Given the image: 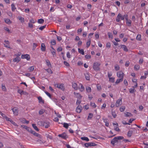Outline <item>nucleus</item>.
I'll use <instances>...</instances> for the list:
<instances>
[{"instance_id":"1","label":"nucleus","mask_w":148,"mask_h":148,"mask_svg":"<svg viewBox=\"0 0 148 148\" xmlns=\"http://www.w3.org/2000/svg\"><path fill=\"white\" fill-rule=\"evenodd\" d=\"M101 65L100 62H95L93 63L92 66L93 69L96 71H98L100 70L99 67Z\"/></svg>"},{"instance_id":"2","label":"nucleus","mask_w":148,"mask_h":148,"mask_svg":"<svg viewBox=\"0 0 148 148\" xmlns=\"http://www.w3.org/2000/svg\"><path fill=\"white\" fill-rule=\"evenodd\" d=\"M123 139L124 137L122 136H119L115 137L111 140V143L112 145H114L115 143L118 142V140H122Z\"/></svg>"},{"instance_id":"3","label":"nucleus","mask_w":148,"mask_h":148,"mask_svg":"<svg viewBox=\"0 0 148 148\" xmlns=\"http://www.w3.org/2000/svg\"><path fill=\"white\" fill-rule=\"evenodd\" d=\"M40 125L45 126V128H48L50 126V123L47 121H42L38 122Z\"/></svg>"},{"instance_id":"4","label":"nucleus","mask_w":148,"mask_h":148,"mask_svg":"<svg viewBox=\"0 0 148 148\" xmlns=\"http://www.w3.org/2000/svg\"><path fill=\"white\" fill-rule=\"evenodd\" d=\"M55 86L63 90L64 89V85L62 84H56L55 85Z\"/></svg>"},{"instance_id":"5","label":"nucleus","mask_w":148,"mask_h":148,"mask_svg":"<svg viewBox=\"0 0 148 148\" xmlns=\"http://www.w3.org/2000/svg\"><path fill=\"white\" fill-rule=\"evenodd\" d=\"M58 136L64 139H66L68 138V135L65 132H64L61 134H60Z\"/></svg>"},{"instance_id":"6","label":"nucleus","mask_w":148,"mask_h":148,"mask_svg":"<svg viewBox=\"0 0 148 148\" xmlns=\"http://www.w3.org/2000/svg\"><path fill=\"white\" fill-rule=\"evenodd\" d=\"M117 75L119 78H123L124 74L121 71L117 73Z\"/></svg>"},{"instance_id":"7","label":"nucleus","mask_w":148,"mask_h":148,"mask_svg":"<svg viewBox=\"0 0 148 148\" xmlns=\"http://www.w3.org/2000/svg\"><path fill=\"white\" fill-rule=\"evenodd\" d=\"M84 145L86 147H88L89 146H95L97 145L94 143H85Z\"/></svg>"},{"instance_id":"8","label":"nucleus","mask_w":148,"mask_h":148,"mask_svg":"<svg viewBox=\"0 0 148 148\" xmlns=\"http://www.w3.org/2000/svg\"><path fill=\"white\" fill-rule=\"evenodd\" d=\"M21 58L22 59H26L27 60H29L30 59V56L29 55L27 54L22 55Z\"/></svg>"},{"instance_id":"9","label":"nucleus","mask_w":148,"mask_h":148,"mask_svg":"<svg viewBox=\"0 0 148 148\" xmlns=\"http://www.w3.org/2000/svg\"><path fill=\"white\" fill-rule=\"evenodd\" d=\"M12 110L14 114L15 115H17L18 113V110L17 108L14 107L12 108Z\"/></svg>"},{"instance_id":"10","label":"nucleus","mask_w":148,"mask_h":148,"mask_svg":"<svg viewBox=\"0 0 148 148\" xmlns=\"http://www.w3.org/2000/svg\"><path fill=\"white\" fill-rule=\"evenodd\" d=\"M122 98L121 99H118L116 101V107H118L119 106L121 105V104H120V102H122Z\"/></svg>"},{"instance_id":"11","label":"nucleus","mask_w":148,"mask_h":148,"mask_svg":"<svg viewBox=\"0 0 148 148\" xmlns=\"http://www.w3.org/2000/svg\"><path fill=\"white\" fill-rule=\"evenodd\" d=\"M82 109V107L81 106L79 105L77 107L76 110L77 112L79 113L81 112Z\"/></svg>"},{"instance_id":"12","label":"nucleus","mask_w":148,"mask_h":148,"mask_svg":"<svg viewBox=\"0 0 148 148\" xmlns=\"http://www.w3.org/2000/svg\"><path fill=\"white\" fill-rule=\"evenodd\" d=\"M20 58L17 56L16 58L13 59V61L14 62H17V63H18L20 61Z\"/></svg>"},{"instance_id":"13","label":"nucleus","mask_w":148,"mask_h":148,"mask_svg":"<svg viewBox=\"0 0 148 148\" xmlns=\"http://www.w3.org/2000/svg\"><path fill=\"white\" fill-rule=\"evenodd\" d=\"M126 23L128 26L130 27L131 26V21L130 20H128V19L126 20Z\"/></svg>"},{"instance_id":"14","label":"nucleus","mask_w":148,"mask_h":148,"mask_svg":"<svg viewBox=\"0 0 148 148\" xmlns=\"http://www.w3.org/2000/svg\"><path fill=\"white\" fill-rule=\"evenodd\" d=\"M38 99L39 103H42L43 104L44 103V100L42 99V97L40 96L38 97Z\"/></svg>"},{"instance_id":"15","label":"nucleus","mask_w":148,"mask_h":148,"mask_svg":"<svg viewBox=\"0 0 148 148\" xmlns=\"http://www.w3.org/2000/svg\"><path fill=\"white\" fill-rule=\"evenodd\" d=\"M51 47L52 49V50H51V53L53 55V57H55L56 56V55L55 50L53 48V47Z\"/></svg>"},{"instance_id":"16","label":"nucleus","mask_w":148,"mask_h":148,"mask_svg":"<svg viewBox=\"0 0 148 148\" xmlns=\"http://www.w3.org/2000/svg\"><path fill=\"white\" fill-rule=\"evenodd\" d=\"M121 14L119 13L117 16V18L116 19V21L117 22H119L121 19Z\"/></svg>"},{"instance_id":"17","label":"nucleus","mask_w":148,"mask_h":148,"mask_svg":"<svg viewBox=\"0 0 148 148\" xmlns=\"http://www.w3.org/2000/svg\"><path fill=\"white\" fill-rule=\"evenodd\" d=\"M133 132L132 130H129L127 132V136L128 137H130L131 136Z\"/></svg>"},{"instance_id":"18","label":"nucleus","mask_w":148,"mask_h":148,"mask_svg":"<svg viewBox=\"0 0 148 148\" xmlns=\"http://www.w3.org/2000/svg\"><path fill=\"white\" fill-rule=\"evenodd\" d=\"M86 90L87 92H90L91 91V88L88 86H86Z\"/></svg>"},{"instance_id":"19","label":"nucleus","mask_w":148,"mask_h":148,"mask_svg":"<svg viewBox=\"0 0 148 148\" xmlns=\"http://www.w3.org/2000/svg\"><path fill=\"white\" fill-rule=\"evenodd\" d=\"M72 86H73V87L75 90H77V89H78L77 85L75 83H74L73 84Z\"/></svg>"},{"instance_id":"20","label":"nucleus","mask_w":148,"mask_h":148,"mask_svg":"<svg viewBox=\"0 0 148 148\" xmlns=\"http://www.w3.org/2000/svg\"><path fill=\"white\" fill-rule=\"evenodd\" d=\"M123 80V78H120V79H118L117 80L116 82H115V84H118L120 82H122Z\"/></svg>"},{"instance_id":"21","label":"nucleus","mask_w":148,"mask_h":148,"mask_svg":"<svg viewBox=\"0 0 148 148\" xmlns=\"http://www.w3.org/2000/svg\"><path fill=\"white\" fill-rule=\"evenodd\" d=\"M85 78L87 80H89L90 75L89 74L87 73L84 74Z\"/></svg>"},{"instance_id":"22","label":"nucleus","mask_w":148,"mask_h":148,"mask_svg":"<svg viewBox=\"0 0 148 148\" xmlns=\"http://www.w3.org/2000/svg\"><path fill=\"white\" fill-rule=\"evenodd\" d=\"M78 52L79 53L82 54L83 55H84V51L83 49H80V48H78Z\"/></svg>"},{"instance_id":"23","label":"nucleus","mask_w":148,"mask_h":148,"mask_svg":"<svg viewBox=\"0 0 148 148\" xmlns=\"http://www.w3.org/2000/svg\"><path fill=\"white\" fill-rule=\"evenodd\" d=\"M35 136L38 137V138L41 139L42 138V136L36 132L35 133L34 135Z\"/></svg>"},{"instance_id":"24","label":"nucleus","mask_w":148,"mask_h":148,"mask_svg":"<svg viewBox=\"0 0 148 148\" xmlns=\"http://www.w3.org/2000/svg\"><path fill=\"white\" fill-rule=\"evenodd\" d=\"M32 125L33 127L34 128V129L35 130H36L37 131H39V129L36 126V125L35 124H32Z\"/></svg>"},{"instance_id":"25","label":"nucleus","mask_w":148,"mask_h":148,"mask_svg":"<svg viewBox=\"0 0 148 148\" xmlns=\"http://www.w3.org/2000/svg\"><path fill=\"white\" fill-rule=\"evenodd\" d=\"M125 114V116L127 117H129L132 116V114L131 113L128 112H126Z\"/></svg>"},{"instance_id":"26","label":"nucleus","mask_w":148,"mask_h":148,"mask_svg":"<svg viewBox=\"0 0 148 148\" xmlns=\"http://www.w3.org/2000/svg\"><path fill=\"white\" fill-rule=\"evenodd\" d=\"M93 116V114H92L91 113H89V115L87 118V119L88 120L91 119H92V118Z\"/></svg>"},{"instance_id":"27","label":"nucleus","mask_w":148,"mask_h":148,"mask_svg":"<svg viewBox=\"0 0 148 148\" xmlns=\"http://www.w3.org/2000/svg\"><path fill=\"white\" fill-rule=\"evenodd\" d=\"M4 21L6 23L8 24H10L11 23V22L10 19L8 18L5 19Z\"/></svg>"},{"instance_id":"28","label":"nucleus","mask_w":148,"mask_h":148,"mask_svg":"<svg viewBox=\"0 0 148 148\" xmlns=\"http://www.w3.org/2000/svg\"><path fill=\"white\" fill-rule=\"evenodd\" d=\"M136 90L134 88H131L129 89V92L131 93H133L134 92H135Z\"/></svg>"},{"instance_id":"29","label":"nucleus","mask_w":148,"mask_h":148,"mask_svg":"<svg viewBox=\"0 0 148 148\" xmlns=\"http://www.w3.org/2000/svg\"><path fill=\"white\" fill-rule=\"evenodd\" d=\"M44 20L43 19L40 18L38 20V22L40 24H42L44 22Z\"/></svg>"},{"instance_id":"30","label":"nucleus","mask_w":148,"mask_h":148,"mask_svg":"<svg viewBox=\"0 0 148 148\" xmlns=\"http://www.w3.org/2000/svg\"><path fill=\"white\" fill-rule=\"evenodd\" d=\"M136 39L137 40H138L139 41L141 40V35L140 34H138L136 37Z\"/></svg>"},{"instance_id":"31","label":"nucleus","mask_w":148,"mask_h":148,"mask_svg":"<svg viewBox=\"0 0 148 148\" xmlns=\"http://www.w3.org/2000/svg\"><path fill=\"white\" fill-rule=\"evenodd\" d=\"M47 65L49 66H51V64L50 61L48 60H45Z\"/></svg>"},{"instance_id":"32","label":"nucleus","mask_w":148,"mask_h":148,"mask_svg":"<svg viewBox=\"0 0 148 148\" xmlns=\"http://www.w3.org/2000/svg\"><path fill=\"white\" fill-rule=\"evenodd\" d=\"M140 66L139 65L136 64L134 66V69L136 70H138L140 69Z\"/></svg>"},{"instance_id":"33","label":"nucleus","mask_w":148,"mask_h":148,"mask_svg":"<svg viewBox=\"0 0 148 148\" xmlns=\"http://www.w3.org/2000/svg\"><path fill=\"white\" fill-rule=\"evenodd\" d=\"M81 138L82 140H86L87 141H89V139L87 137H82Z\"/></svg>"},{"instance_id":"34","label":"nucleus","mask_w":148,"mask_h":148,"mask_svg":"<svg viewBox=\"0 0 148 148\" xmlns=\"http://www.w3.org/2000/svg\"><path fill=\"white\" fill-rule=\"evenodd\" d=\"M80 87H79V88L81 91H83L84 90V88L82 84H80Z\"/></svg>"},{"instance_id":"35","label":"nucleus","mask_w":148,"mask_h":148,"mask_svg":"<svg viewBox=\"0 0 148 148\" xmlns=\"http://www.w3.org/2000/svg\"><path fill=\"white\" fill-rule=\"evenodd\" d=\"M11 6L12 10L13 11H15V9H16V8L14 4L13 3H12V4Z\"/></svg>"},{"instance_id":"36","label":"nucleus","mask_w":148,"mask_h":148,"mask_svg":"<svg viewBox=\"0 0 148 148\" xmlns=\"http://www.w3.org/2000/svg\"><path fill=\"white\" fill-rule=\"evenodd\" d=\"M125 109V107L124 106H121L120 108V110L121 112H123Z\"/></svg>"},{"instance_id":"37","label":"nucleus","mask_w":148,"mask_h":148,"mask_svg":"<svg viewBox=\"0 0 148 148\" xmlns=\"http://www.w3.org/2000/svg\"><path fill=\"white\" fill-rule=\"evenodd\" d=\"M51 43L52 45H54L56 44V41L55 40H52L51 41Z\"/></svg>"},{"instance_id":"38","label":"nucleus","mask_w":148,"mask_h":148,"mask_svg":"<svg viewBox=\"0 0 148 148\" xmlns=\"http://www.w3.org/2000/svg\"><path fill=\"white\" fill-rule=\"evenodd\" d=\"M18 19L20 21H21L22 23L24 21V18H23L21 16H19L18 17Z\"/></svg>"},{"instance_id":"39","label":"nucleus","mask_w":148,"mask_h":148,"mask_svg":"<svg viewBox=\"0 0 148 148\" xmlns=\"http://www.w3.org/2000/svg\"><path fill=\"white\" fill-rule=\"evenodd\" d=\"M63 124V126L64 127H65L66 129L68 128V127L69 126V125L68 123H64Z\"/></svg>"},{"instance_id":"40","label":"nucleus","mask_w":148,"mask_h":148,"mask_svg":"<svg viewBox=\"0 0 148 148\" xmlns=\"http://www.w3.org/2000/svg\"><path fill=\"white\" fill-rule=\"evenodd\" d=\"M104 122L105 123V125L106 126L108 127L109 124V123L107 121V119H104Z\"/></svg>"},{"instance_id":"41","label":"nucleus","mask_w":148,"mask_h":148,"mask_svg":"<svg viewBox=\"0 0 148 148\" xmlns=\"http://www.w3.org/2000/svg\"><path fill=\"white\" fill-rule=\"evenodd\" d=\"M45 112V110L43 109H42L40 110L39 112V113L40 115L43 114Z\"/></svg>"},{"instance_id":"42","label":"nucleus","mask_w":148,"mask_h":148,"mask_svg":"<svg viewBox=\"0 0 148 148\" xmlns=\"http://www.w3.org/2000/svg\"><path fill=\"white\" fill-rule=\"evenodd\" d=\"M44 92L47 96H48L50 98H51V96L49 93L45 90L44 91Z\"/></svg>"},{"instance_id":"43","label":"nucleus","mask_w":148,"mask_h":148,"mask_svg":"<svg viewBox=\"0 0 148 148\" xmlns=\"http://www.w3.org/2000/svg\"><path fill=\"white\" fill-rule=\"evenodd\" d=\"M34 66H32L29 67V70L30 71H32L33 70H34Z\"/></svg>"},{"instance_id":"44","label":"nucleus","mask_w":148,"mask_h":148,"mask_svg":"<svg viewBox=\"0 0 148 148\" xmlns=\"http://www.w3.org/2000/svg\"><path fill=\"white\" fill-rule=\"evenodd\" d=\"M47 72H48V73L51 74H52L53 73V72L50 69H47L45 70Z\"/></svg>"},{"instance_id":"45","label":"nucleus","mask_w":148,"mask_h":148,"mask_svg":"<svg viewBox=\"0 0 148 148\" xmlns=\"http://www.w3.org/2000/svg\"><path fill=\"white\" fill-rule=\"evenodd\" d=\"M4 42H5V44H4V45H5V46H8V45H8L9 44V42L8 40H5Z\"/></svg>"},{"instance_id":"46","label":"nucleus","mask_w":148,"mask_h":148,"mask_svg":"<svg viewBox=\"0 0 148 148\" xmlns=\"http://www.w3.org/2000/svg\"><path fill=\"white\" fill-rule=\"evenodd\" d=\"M109 81H110L112 82H114V78L113 77H110L109 78Z\"/></svg>"},{"instance_id":"47","label":"nucleus","mask_w":148,"mask_h":148,"mask_svg":"<svg viewBox=\"0 0 148 148\" xmlns=\"http://www.w3.org/2000/svg\"><path fill=\"white\" fill-rule=\"evenodd\" d=\"M46 25H44L40 27L39 29L41 30H42L43 29L45 28L46 27Z\"/></svg>"},{"instance_id":"48","label":"nucleus","mask_w":148,"mask_h":148,"mask_svg":"<svg viewBox=\"0 0 148 148\" xmlns=\"http://www.w3.org/2000/svg\"><path fill=\"white\" fill-rule=\"evenodd\" d=\"M112 114L114 118H115L116 116V114L114 112H112Z\"/></svg>"},{"instance_id":"49","label":"nucleus","mask_w":148,"mask_h":148,"mask_svg":"<svg viewBox=\"0 0 148 148\" xmlns=\"http://www.w3.org/2000/svg\"><path fill=\"white\" fill-rule=\"evenodd\" d=\"M97 90H100L101 89V86L99 85V84H97Z\"/></svg>"},{"instance_id":"50","label":"nucleus","mask_w":148,"mask_h":148,"mask_svg":"<svg viewBox=\"0 0 148 148\" xmlns=\"http://www.w3.org/2000/svg\"><path fill=\"white\" fill-rule=\"evenodd\" d=\"M90 105L94 108H95L96 107V105L94 103H90Z\"/></svg>"},{"instance_id":"51","label":"nucleus","mask_w":148,"mask_h":148,"mask_svg":"<svg viewBox=\"0 0 148 148\" xmlns=\"http://www.w3.org/2000/svg\"><path fill=\"white\" fill-rule=\"evenodd\" d=\"M81 100L79 99H77V102H76V104L77 105H79L81 103Z\"/></svg>"},{"instance_id":"52","label":"nucleus","mask_w":148,"mask_h":148,"mask_svg":"<svg viewBox=\"0 0 148 148\" xmlns=\"http://www.w3.org/2000/svg\"><path fill=\"white\" fill-rule=\"evenodd\" d=\"M124 84L126 86H127L128 85V82L126 79H125L124 81Z\"/></svg>"},{"instance_id":"53","label":"nucleus","mask_w":148,"mask_h":148,"mask_svg":"<svg viewBox=\"0 0 148 148\" xmlns=\"http://www.w3.org/2000/svg\"><path fill=\"white\" fill-rule=\"evenodd\" d=\"M115 69L116 71H118L119 69V66L118 65H117L116 66H115Z\"/></svg>"},{"instance_id":"54","label":"nucleus","mask_w":148,"mask_h":148,"mask_svg":"<svg viewBox=\"0 0 148 148\" xmlns=\"http://www.w3.org/2000/svg\"><path fill=\"white\" fill-rule=\"evenodd\" d=\"M90 44V40H88L86 42L87 46H89Z\"/></svg>"},{"instance_id":"55","label":"nucleus","mask_w":148,"mask_h":148,"mask_svg":"<svg viewBox=\"0 0 148 148\" xmlns=\"http://www.w3.org/2000/svg\"><path fill=\"white\" fill-rule=\"evenodd\" d=\"M129 64H130L129 62L128 61H127L126 62L125 64V66L126 67H127L129 66Z\"/></svg>"},{"instance_id":"56","label":"nucleus","mask_w":148,"mask_h":148,"mask_svg":"<svg viewBox=\"0 0 148 148\" xmlns=\"http://www.w3.org/2000/svg\"><path fill=\"white\" fill-rule=\"evenodd\" d=\"M85 57L86 59H90L91 58V56L86 55L85 56Z\"/></svg>"},{"instance_id":"57","label":"nucleus","mask_w":148,"mask_h":148,"mask_svg":"<svg viewBox=\"0 0 148 148\" xmlns=\"http://www.w3.org/2000/svg\"><path fill=\"white\" fill-rule=\"evenodd\" d=\"M64 65L66 66H69V64L67 62L64 61Z\"/></svg>"},{"instance_id":"58","label":"nucleus","mask_w":148,"mask_h":148,"mask_svg":"<svg viewBox=\"0 0 148 148\" xmlns=\"http://www.w3.org/2000/svg\"><path fill=\"white\" fill-rule=\"evenodd\" d=\"M62 50V48L61 47H59L57 49V51H61Z\"/></svg>"},{"instance_id":"59","label":"nucleus","mask_w":148,"mask_h":148,"mask_svg":"<svg viewBox=\"0 0 148 148\" xmlns=\"http://www.w3.org/2000/svg\"><path fill=\"white\" fill-rule=\"evenodd\" d=\"M57 40L59 41H61L62 40V38L60 36H57Z\"/></svg>"},{"instance_id":"60","label":"nucleus","mask_w":148,"mask_h":148,"mask_svg":"<svg viewBox=\"0 0 148 148\" xmlns=\"http://www.w3.org/2000/svg\"><path fill=\"white\" fill-rule=\"evenodd\" d=\"M124 18H125L126 20L128 19V15L127 14H125L123 16Z\"/></svg>"},{"instance_id":"61","label":"nucleus","mask_w":148,"mask_h":148,"mask_svg":"<svg viewBox=\"0 0 148 148\" xmlns=\"http://www.w3.org/2000/svg\"><path fill=\"white\" fill-rule=\"evenodd\" d=\"M18 92L21 95H22V93L23 92V91L20 90H18Z\"/></svg>"},{"instance_id":"62","label":"nucleus","mask_w":148,"mask_h":148,"mask_svg":"<svg viewBox=\"0 0 148 148\" xmlns=\"http://www.w3.org/2000/svg\"><path fill=\"white\" fill-rule=\"evenodd\" d=\"M135 120V119H130L129 121V123H132V122L134 121Z\"/></svg>"},{"instance_id":"63","label":"nucleus","mask_w":148,"mask_h":148,"mask_svg":"<svg viewBox=\"0 0 148 148\" xmlns=\"http://www.w3.org/2000/svg\"><path fill=\"white\" fill-rule=\"evenodd\" d=\"M67 7L71 9L72 8V6L70 4H68L67 5Z\"/></svg>"},{"instance_id":"64","label":"nucleus","mask_w":148,"mask_h":148,"mask_svg":"<svg viewBox=\"0 0 148 148\" xmlns=\"http://www.w3.org/2000/svg\"><path fill=\"white\" fill-rule=\"evenodd\" d=\"M87 7L88 9H90L91 8L92 5L90 4H88L87 5Z\"/></svg>"}]
</instances>
